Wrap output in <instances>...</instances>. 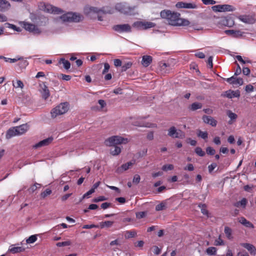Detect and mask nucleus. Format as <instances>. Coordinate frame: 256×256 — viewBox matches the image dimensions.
Segmentation results:
<instances>
[{"label": "nucleus", "mask_w": 256, "mask_h": 256, "mask_svg": "<svg viewBox=\"0 0 256 256\" xmlns=\"http://www.w3.org/2000/svg\"><path fill=\"white\" fill-rule=\"evenodd\" d=\"M156 24L150 22L137 21L133 24V26L140 30H146L154 28Z\"/></svg>", "instance_id": "nucleus-7"}, {"label": "nucleus", "mask_w": 256, "mask_h": 256, "mask_svg": "<svg viewBox=\"0 0 256 256\" xmlns=\"http://www.w3.org/2000/svg\"><path fill=\"white\" fill-rule=\"evenodd\" d=\"M217 166V164L216 163H212L208 166V170L210 173H211L212 170Z\"/></svg>", "instance_id": "nucleus-52"}, {"label": "nucleus", "mask_w": 256, "mask_h": 256, "mask_svg": "<svg viewBox=\"0 0 256 256\" xmlns=\"http://www.w3.org/2000/svg\"><path fill=\"white\" fill-rule=\"evenodd\" d=\"M240 246L246 248L252 256L256 254V248L252 244L249 243H241Z\"/></svg>", "instance_id": "nucleus-14"}, {"label": "nucleus", "mask_w": 256, "mask_h": 256, "mask_svg": "<svg viewBox=\"0 0 256 256\" xmlns=\"http://www.w3.org/2000/svg\"><path fill=\"white\" fill-rule=\"evenodd\" d=\"M240 96V94L238 91L234 92L232 90L226 91L224 95V96L229 98H238Z\"/></svg>", "instance_id": "nucleus-19"}, {"label": "nucleus", "mask_w": 256, "mask_h": 256, "mask_svg": "<svg viewBox=\"0 0 256 256\" xmlns=\"http://www.w3.org/2000/svg\"><path fill=\"white\" fill-rule=\"evenodd\" d=\"M197 135L204 140H206L208 138V133L206 132H202L200 130L198 131Z\"/></svg>", "instance_id": "nucleus-32"}, {"label": "nucleus", "mask_w": 256, "mask_h": 256, "mask_svg": "<svg viewBox=\"0 0 256 256\" xmlns=\"http://www.w3.org/2000/svg\"><path fill=\"white\" fill-rule=\"evenodd\" d=\"M54 138L50 136L47 138H46L44 140H42V142L44 144V146H48L50 144L53 140Z\"/></svg>", "instance_id": "nucleus-40"}, {"label": "nucleus", "mask_w": 256, "mask_h": 256, "mask_svg": "<svg viewBox=\"0 0 256 256\" xmlns=\"http://www.w3.org/2000/svg\"><path fill=\"white\" fill-rule=\"evenodd\" d=\"M114 222L112 221H105V222H100V227L101 228H110L112 226Z\"/></svg>", "instance_id": "nucleus-29"}, {"label": "nucleus", "mask_w": 256, "mask_h": 256, "mask_svg": "<svg viewBox=\"0 0 256 256\" xmlns=\"http://www.w3.org/2000/svg\"><path fill=\"white\" fill-rule=\"evenodd\" d=\"M38 8L40 10L50 14H61L64 12L62 9L44 2H40L38 4Z\"/></svg>", "instance_id": "nucleus-3"}, {"label": "nucleus", "mask_w": 256, "mask_h": 256, "mask_svg": "<svg viewBox=\"0 0 256 256\" xmlns=\"http://www.w3.org/2000/svg\"><path fill=\"white\" fill-rule=\"evenodd\" d=\"M236 58L238 60L239 62H241L242 63V64H246V62H248V63H250V60H247V61H246V60H244L242 56H236Z\"/></svg>", "instance_id": "nucleus-54"}, {"label": "nucleus", "mask_w": 256, "mask_h": 256, "mask_svg": "<svg viewBox=\"0 0 256 256\" xmlns=\"http://www.w3.org/2000/svg\"><path fill=\"white\" fill-rule=\"evenodd\" d=\"M18 136L16 127H13L12 128H10L6 134V137L7 138H10L12 136Z\"/></svg>", "instance_id": "nucleus-23"}, {"label": "nucleus", "mask_w": 256, "mask_h": 256, "mask_svg": "<svg viewBox=\"0 0 256 256\" xmlns=\"http://www.w3.org/2000/svg\"><path fill=\"white\" fill-rule=\"evenodd\" d=\"M243 80L242 78H236V80H234V84H238V85H242L243 84Z\"/></svg>", "instance_id": "nucleus-53"}, {"label": "nucleus", "mask_w": 256, "mask_h": 256, "mask_svg": "<svg viewBox=\"0 0 256 256\" xmlns=\"http://www.w3.org/2000/svg\"><path fill=\"white\" fill-rule=\"evenodd\" d=\"M111 205H112V204H110V202H104L101 204L100 206H101L102 208L105 210V209H106L110 207L111 206Z\"/></svg>", "instance_id": "nucleus-57"}, {"label": "nucleus", "mask_w": 256, "mask_h": 256, "mask_svg": "<svg viewBox=\"0 0 256 256\" xmlns=\"http://www.w3.org/2000/svg\"><path fill=\"white\" fill-rule=\"evenodd\" d=\"M202 120L205 124H210L212 126H216L218 123L217 121L211 116L204 115Z\"/></svg>", "instance_id": "nucleus-11"}, {"label": "nucleus", "mask_w": 256, "mask_h": 256, "mask_svg": "<svg viewBox=\"0 0 256 256\" xmlns=\"http://www.w3.org/2000/svg\"><path fill=\"white\" fill-rule=\"evenodd\" d=\"M15 246L12 245L8 248V251L13 254L22 252L25 250V248L22 246Z\"/></svg>", "instance_id": "nucleus-17"}, {"label": "nucleus", "mask_w": 256, "mask_h": 256, "mask_svg": "<svg viewBox=\"0 0 256 256\" xmlns=\"http://www.w3.org/2000/svg\"><path fill=\"white\" fill-rule=\"evenodd\" d=\"M106 200V198L104 196H100L98 198H96L93 199L92 202H102Z\"/></svg>", "instance_id": "nucleus-48"}, {"label": "nucleus", "mask_w": 256, "mask_h": 256, "mask_svg": "<svg viewBox=\"0 0 256 256\" xmlns=\"http://www.w3.org/2000/svg\"><path fill=\"white\" fill-rule=\"evenodd\" d=\"M168 135L172 138H184L185 137L184 133L181 130H177L174 126H171L168 130Z\"/></svg>", "instance_id": "nucleus-8"}, {"label": "nucleus", "mask_w": 256, "mask_h": 256, "mask_svg": "<svg viewBox=\"0 0 256 256\" xmlns=\"http://www.w3.org/2000/svg\"><path fill=\"white\" fill-rule=\"evenodd\" d=\"M168 66L167 64L166 63H164V62H163V63H161L160 64V70L162 71H164V72H166V70H165V68L168 67Z\"/></svg>", "instance_id": "nucleus-56"}, {"label": "nucleus", "mask_w": 256, "mask_h": 256, "mask_svg": "<svg viewBox=\"0 0 256 256\" xmlns=\"http://www.w3.org/2000/svg\"><path fill=\"white\" fill-rule=\"evenodd\" d=\"M146 212H140L136 213V217L137 218L140 219L145 217Z\"/></svg>", "instance_id": "nucleus-51"}, {"label": "nucleus", "mask_w": 256, "mask_h": 256, "mask_svg": "<svg viewBox=\"0 0 256 256\" xmlns=\"http://www.w3.org/2000/svg\"><path fill=\"white\" fill-rule=\"evenodd\" d=\"M110 65L108 63L104 64V69L103 70L102 73L104 74L108 72L110 69Z\"/></svg>", "instance_id": "nucleus-63"}, {"label": "nucleus", "mask_w": 256, "mask_h": 256, "mask_svg": "<svg viewBox=\"0 0 256 256\" xmlns=\"http://www.w3.org/2000/svg\"><path fill=\"white\" fill-rule=\"evenodd\" d=\"M136 236L135 230H126L124 232V238L126 239L134 238Z\"/></svg>", "instance_id": "nucleus-24"}, {"label": "nucleus", "mask_w": 256, "mask_h": 256, "mask_svg": "<svg viewBox=\"0 0 256 256\" xmlns=\"http://www.w3.org/2000/svg\"><path fill=\"white\" fill-rule=\"evenodd\" d=\"M176 6L177 8H184L188 9H194L197 8V6L195 4L187 3L182 2L176 3Z\"/></svg>", "instance_id": "nucleus-10"}, {"label": "nucleus", "mask_w": 256, "mask_h": 256, "mask_svg": "<svg viewBox=\"0 0 256 256\" xmlns=\"http://www.w3.org/2000/svg\"><path fill=\"white\" fill-rule=\"evenodd\" d=\"M71 242L69 240L62 242H58L56 244V246L58 247L69 246Z\"/></svg>", "instance_id": "nucleus-35"}, {"label": "nucleus", "mask_w": 256, "mask_h": 256, "mask_svg": "<svg viewBox=\"0 0 256 256\" xmlns=\"http://www.w3.org/2000/svg\"><path fill=\"white\" fill-rule=\"evenodd\" d=\"M10 6V4L6 0H0V11L5 12Z\"/></svg>", "instance_id": "nucleus-18"}, {"label": "nucleus", "mask_w": 256, "mask_h": 256, "mask_svg": "<svg viewBox=\"0 0 256 256\" xmlns=\"http://www.w3.org/2000/svg\"><path fill=\"white\" fill-rule=\"evenodd\" d=\"M23 28L34 35H40L42 32V30L37 26L28 22H23Z\"/></svg>", "instance_id": "nucleus-5"}, {"label": "nucleus", "mask_w": 256, "mask_h": 256, "mask_svg": "<svg viewBox=\"0 0 256 256\" xmlns=\"http://www.w3.org/2000/svg\"><path fill=\"white\" fill-rule=\"evenodd\" d=\"M195 152L197 155L200 156H204L205 155V152L202 150V148L200 147H196L195 148Z\"/></svg>", "instance_id": "nucleus-37"}, {"label": "nucleus", "mask_w": 256, "mask_h": 256, "mask_svg": "<svg viewBox=\"0 0 256 256\" xmlns=\"http://www.w3.org/2000/svg\"><path fill=\"white\" fill-rule=\"evenodd\" d=\"M220 12H232L234 10V8L229 4H220Z\"/></svg>", "instance_id": "nucleus-22"}, {"label": "nucleus", "mask_w": 256, "mask_h": 256, "mask_svg": "<svg viewBox=\"0 0 256 256\" xmlns=\"http://www.w3.org/2000/svg\"><path fill=\"white\" fill-rule=\"evenodd\" d=\"M224 232L226 235V238L228 240H231L232 238V230L230 228H229L228 226H225L224 230Z\"/></svg>", "instance_id": "nucleus-28"}, {"label": "nucleus", "mask_w": 256, "mask_h": 256, "mask_svg": "<svg viewBox=\"0 0 256 256\" xmlns=\"http://www.w3.org/2000/svg\"><path fill=\"white\" fill-rule=\"evenodd\" d=\"M247 204V200L246 198H243L240 201L237 202L234 204V206L236 207H239L240 206H242L243 208H245Z\"/></svg>", "instance_id": "nucleus-33"}, {"label": "nucleus", "mask_w": 256, "mask_h": 256, "mask_svg": "<svg viewBox=\"0 0 256 256\" xmlns=\"http://www.w3.org/2000/svg\"><path fill=\"white\" fill-rule=\"evenodd\" d=\"M61 78L64 80H70L71 79V76L70 75H66L64 74H60Z\"/></svg>", "instance_id": "nucleus-58"}, {"label": "nucleus", "mask_w": 256, "mask_h": 256, "mask_svg": "<svg viewBox=\"0 0 256 256\" xmlns=\"http://www.w3.org/2000/svg\"><path fill=\"white\" fill-rule=\"evenodd\" d=\"M152 57L150 56H142V64L145 67L148 66L152 62Z\"/></svg>", "instance_id": "nucleus-20"}, {"label": "nucleus", "mask_w": 256, "mask_h": 256, "mask_svg": "<svg viewBox=\"0 0 256 256\" xmlns=\"http://www.w3.org/2000/svg\"><path fill=\"white\" fill-rule=\"evenodd\" d=\"M174 169V166L172 164H164L162 167V170L164 171L170 170Z\"/></svg>", "instance_id": "nucleus-44"}, {"label": "nucleus", "mask_w": 256, "mask_h": 256, "mask_svg": "<svg viewBox=\"0 0 256 256\" xmlns=\"http://www.w3.org/2000/svg\"><path fill=\"white\" fill-rule=\"evenodd\" d=\"M20 60V62L18 63V65L21 68H25L28 64L27 60L23 58L22 57V59Z\"/></svg>", "instance_id": "nucleus-36"}, {"label": "nucleus", "mask_w": 256, "mask_h": 256, "mask_svg": "<svg viewBox=\"0 0 256 256\" xmlns=\"http://www.w3.org/2000/svg\"><path fill=\"white\" fill-rule=\"evenodd\" d=\"M60 18L64 22H78L80 20L81 17L80 14H77L73 12H68L66 14H62L60 16Z\"/></svg>", "instance_id": "nucleus-6"}, {"label": "nucleus", "mask_w": 256, "mask_h": 256, "mask_svg": "<svg viewBox=\"0 0 256 256\" xmlns=\"http://www.w3.org/2000/svg\"><path fill=\"white\" fill-rule=\"evenodd\" d=\"M216 252L217 248L213 246L208 247L206 251V254L210 256L216 254Z\"/></svg>", "instance_id": "nucleus-30"}, {"label": "nucleus", "mask_w": 256, "mask_h": 256, "mask_svg": "<svg viewBox=\"0 0 256 256\" xmlns=\"http://www.w3.org/2000/svg\"><path fill=\"white\" fill-rule=\"evenodd\" d=\"M112 29L118 32H130L132 31V28L128 24H116L112 27Z\"/></svg>", "instance_id": "nucleus-9"}, {"label": "nucleus", "mask_w": 256, "mask_h": 256, "mask_svg": "<svg viewBox=\"0 0 256 256\" xmlns=\"http://www.w3.org/2000/svg\"><path fill=\"white\" fill-rule=\"evenodd\" d=\"M240 20L246 24H252L254 22V18L250 16H242L239 18Z\"/></svg>", "instance_id": "nucleus-21"}, {"label": "nucleus", "mask_w": 256, "mask_h": 256, "mask_svg": "<svg viewBox=\"0 0 256 256\" xmlns=\"http://www.w3.org/2000/svg\"><path fill=\"white\" fill-rule=\"evenodd\" d=\"M250 70L249 68H248L247 67L243 68L242 73L244 74L246 76H248L250 74Z\"/></svg>", "instance_id": "nucleus-59"}, {"label": "nucleus", "mask_w": 256, "mask_h": 256, "mask_svg": "<svg viewBox=\"0 0 256 256\" xmlns=\"http://www.w3.org/2000/svg\"><path fill=\"white\" fill-rule=\"evenodd\" d=\"M105 144L107 146H112L121 144L128 142V139L119 136H112L105 140Z\"/></svg>", "instance_id": "nucleus-4"}, {"label": "nucleus", "mask_w": 256, "mask_h": 256, "mask_svg": "<svg viewBox=\"0 0 256 256\" xmlns=\"http://www.w3.org/2000/svg\"><path fill=\"white\" fill-rule=\"evenodd\" d=\"M115 9L118 12H122L124 10V6L121 3L116 4L115 6Z\"/></svg>", "instance_id": "nucleus-47"}, {"label": "nucleus", "mask_w": 256, "mask_h": 256, "mask_svg": "<svg viewBox=\"0 0 256 256\" xmlns=\"http://www.w3.org/2000/svg\"><path fill=\"white\" fill-rule=\"evenodd\" d=\"M198 206L200 208L202 213L206 216L208 215V211L206 209V206L204 204H200Z\"/></svg>", "instance_id": "nucleus-39"}, {"label": "nucleus", "mask_w": 256, "mask_h": 256, "mask_svg": "<svg viewBox=\"0 0 256 256\" xmlns=\"http://www.w3.org/2000/svg\"><path fill=\"white\" fill-rule=\"evenodd\" d=\"M51 193L52 190L49 188H47L44 192H42L41 196L44 198L48 195H50Z\"/></svg>", "instance_id": "nucleus-50"}, {"label": "nucleus", "mask_w": 256, "mask_h": 256, "mask_svg": "<svg viewBox=\"0 0 256 256\" xmlns=\"http://www.w3.org/2000/svg\"><path fill=\"white\" fill-rule=\"evenodd\" d=\"M116 200L120 204H124L126 202V198L124 197H120L116 198Z\"/></svg>", "instance_id": "nucleus-62"}, {"label": "nucleus", "mask_w": 256, "mask_h": 256, "mask_svg": "<svg viewBox=\"0 0 256 256\" xmlns=\"http://www.w3.org/2000/svg\"><path fill=\"white\" fill-rule=\"evenodd\" d=\"M13 86L16 88H22L24 86L23 82L20 80H17L16 84H13Z\"/></svg>", "instance_id": "nucleus-46"}, {"label": "nucleus", "mask_w": 256, "mask_h": 256, "mask_svg": "<svg viewBox=\"0 0 256 256\" xmlns=\"http://www.w3.org/2000/svg\"><path fill=\"white\" fill-rule=\"evenodd\" d=\"M21 59H22V57L17 56H16V58H4V61L6 62L14 63V62H18L19 60H20Z\"/></svg>", "instance_id": "nucleus-34"}, {"label": "nucleus", "mask_w": 256, "mask_h": 256, "mask_svg": "<svg viewBox=\"0 0 256 256\" xmlns=\"http://www.w3.org/2000/svg\"><path fill=\"white\" fill-rule=\"evenodd\" d=\"M15 127L18 135H20L24 134L28 130L29 126L27 124H25Z\"/></svg>", "instance_id": "nucleus-15"}, {"label": "nucleus", "mask_w": 256, "mask_h": 256, "mask_svg": "<svg viewBox=\"0 0 256 256\" xmlns=\"http://www.w3.org/2000/svg\"><path fill=\"white\" fill-rule=\"evenodd\" d=\"M161 252V250L157 246H154V252L156 254H159Z\"/></svg>", "instance_id": "nucleus-64"}, {"label": "nucleus", "mask_w": 256, "mask_h": 256, "mask_svg": "<svg viewBox=\"0 0 256 256\" xmlns=\"http://www.w3.org/2000/svg\"><path fill=\"white\" fill-rule=\"evenodd\" d=\"M160 16L162 18L166 19L169 24L173 26H187L190 24L188 20L180 18V14L170 10L161 11Z\"/></svg>", "instance_id": "nucleus-1"}, {"label": "nucleus", "mask_w": 256, "mask_h": 256, "mask_svg": "<svg viewBox=\"0 0 256 256\" xmlns=\"http://www.w3.org/2000/svg\"><path fill=\"white\" fill-rule=\"evenodd\" d=\"M69 108V104L68 102L60 103L51 110L52 118H55L57 116L64 114L68 110Z\"/></svg>", "instance_id": "nucleus-2"}, {"label": "nucleus", "mask_w": 256, "mask_h": 256, "mask_svg": "<svg viewBox=\"0 0 256 256\" xmlns=\"http://www.w3.org/2000/svg\"><path fill=\"white\" fill-rule=\"evenodd\" d=\"M132 64L131 62H127L124 64L122 66V70H126L130 68L132 66Z\"/></svg>", "instance_id": "nucleus-49"}, {"label": "nucleus", "mask_w": 256, "mask_h": 256, "mask_svg": "<svg viewBox=\"0 0 256 256\" xmlns=\"http://www.w3.org/2000/svg\"><path fill=\"white\" fill-rule=\"evenodd\" d=\"M134 163V161L129 162L126 164H122L116 170V172L118 174L122 173L123 172L128 170L132 166Z\"/></svg>", "instance_id": "nucleus-13"}, {"label": "nucleus", "mask_w": 256, "mask_h": 256, "mask_svg": "<svg viewBox=\"0 0 256 256\" xmlns=\"http://www.w3.org/2000/svg\"><path fill=\"white\" fill-rule=\"evenodd\" d=\"M202 105L201 103L198 102H195L192 103L190 107V109L192 111L196 110L198 109H200L202 108Z\"/></svg>", "instance_id": "nucleus-26"}, {"label": "nucleus", "mask_w": 256, "mask_h": 256, "mask_svg": "<svg viewBox=\"0 0 256 256\" xmlns=\"http://www.w3.org/2000/svg\"><path fill=\"white\" fill-rule=\"evenodd\" d=\"M140 176L138 174H135L134 176L133 182L138 184L140 182Z\"/></svg>", "instance_id": "nucleus-55"}, {"label": "nucleus", "mask_w": 256, "mask_h": 256, "mask_svg": "<svg viewBox=\"0 0 256 256\" xmlns=\"http://www.w3.org/2000/svg\"><path fill=\"white\" fill-rule=\"evenodd\" d=\"M94 190L93 189L90 190L88 192H87L86 194H84L82 196V198L88 197L90 195L92 194L94 192Z\"/></svg>", "instance_id": "nucleus-60"}, {"label": "nucleus", "mask_w": 256, "mask_h": 256, "mask_svg": "<svg viewBox=\"0 0 256 256\" xmlns=\"http://www.w3.org/2000/svg\"><path fill=\"white\" fill-rule=\"evenodd\" d=\"M40 184L38 183H35L34 185L30 188L28 190L30 192H33L38 188H40Z\"/></svg>", "instance_id": "nucleus-43"}, {"label": "nucleus", "mask_w": 256, "mask_h": 256, "mask_svg": "<svg viewBox=\"0 0 256 256\" xmlns=\"http://www.w3.org/2000/svg\"><path fill=\"white\" fill-rule=\"evenodd\" d=\"M40 86L41 88L40 92L42 94V98L44 100H46L50 96V91L48 89V87L46 84V82H42L40 84Z\"/></svg>", "instance_id": "nucleus-12"}, {"label": "nucleus", "mask_w": 256, "mask_h": 256, "mask_svg": "<svg viewBox=\"0 0 256 256\" xmlns=\"http://www.w3.org/2000/svg\"><path fill=\"white\" fill-rule=\"evenodd\" d=\"M166 204L165 202H162L160 204H158L156 206V211H160L166 210Z\"/></svg>", "instance_id": "nucleus-31"}, {"label": "nucleus", "mask_w": 256, "mask_h": 256, "mask_svg": "<svg viewBox=\"0 0 256 256\" xmlns=\"http://www.w3.org/2000/svg\"><path fill=\"white\" fill-rule=\"evenodd\" d=\"M238 222L246 228H254V224L243 216L239 218H238Z\"/></svg>", "instance_id": "nucleus-16"}, {"label": "nucleus", "mask_w": 256, "mask_h": 256, "mask_svg": "<svg viewBox=\"0 0 256 256\" xmlns=\"http://www.w3.org/2000/svg\"><path fill=\"white\" fill-rule=\"evenodd\" d=\"M37 240V237L35 235L30 236L26 240L28 244H32L34 242Z\"/></svg>", "instance_id": "nucleus-41"}, {"label": "nucleus", "mask_w": 256, "mask_h": 256, "mask_svg": "<svg viewBox=\"0 0 256 256\" xmlns=\"http://www.w3.org/2000/svg\"><path fill=\"white\" fill-rule=\"evenodd\" d=\"M214 244L216 246H223L224 245V240L221 238L220 236H219L218 238L215 240Z\"/></svg>", "instance_id": "nucleus-45"}, {"label": "nucleus", "mask_w": 256, "mask_h": 256, "mask_svg": "<svg viewBox=\"0 0 256 256\" xmlns=\"http://www.w3.org/2000/svg\"><path fill=\"white\" fill-rule=\"evenodd\" d=\"M59 63L62 64L64 68L66 70H68L70 67V62L64 58H61L59 60Z\"/></svg>", "instance_id": "nucleus-27"}, {"label": "nucleus", "mask_w": 256, "mask_h": 256, "mask_svg": "<svg viewBox=\"0 0 256 256\" xmlns=\"http://www.w3.org/2000/svg\"><path fill=\"white\" fill-rule=\"evenodd\" d=\"M207 64L210 68H212V56H210L208 58L207 62Z\"/></svg>", "instance_id": "nucleus-61"}, {"label": "nucleus", "mask_w": 256, "mask_h": 256, "mask_svg": "<svg viewBox=\"0 0 256 256\" xmlns=\"http://www.w3.org/2000/svg\"><path fill=\"white\" fill-rule=\"evenodd\" d=\"M121 152V148L118 146H113L110 148V152L113 156L118 155Z\"/></svg>", "instance_id": "nucleus-25"}, {"label": "nucleus", "mask_w": 256, "mask_h": 256, "mask_svg": "<svg viewBox=\"0 0 256 256\" xmlns=\"http://www.w3.org/2000/svg\"><path fill=\"white\" fill-rule=\"evenodd\" d=\"M206 152L208 154L212 156L216 153V150L212 147L208 146L206 148Z\"/></svg>", "instance_id": "nucleus-42"}, {"label": "nucleus", "mask_w": 256, "mask_h": 256, "mask_svg": "<svg viewBox=\"0 0 256 256\" xmlns=\"http://www.w3.org/2000/svg\"><path fill=\"white\" fill-rule=\"evenodd\" d=\"M227 115L231 120H236L238 118V116L235 113L232 112L231 110H228L227 112Z\"/></svg>", "instance_id": "nucleus-38"}]
</instances>
